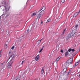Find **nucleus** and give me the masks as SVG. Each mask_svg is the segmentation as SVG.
<instances>
[{
  "label": "nucleus",
  "instance_id": "nucleus-1",
  "mask_svg": "<svg viewBox=\"0 0 80 80\" xmlns=\"http://www.w3.org/2000/svg\"><path fill=\"white\" fill-rule=\"evenodd\" d=\"M77 29L76 28H74L73 29L72 33H70V35L73 36V35H74L75 34V33L77 32Z\"/></svg>",
  "mask_w": 80,
  "mask_h": 80
},
{
  "label": "nucleus",
  "instance_id": "nucleus-2",
  "mask_svg": "<svg viewBox=\"0 0 80 80\" xmlns=\"http://www.w3.org/2000/svg\"><path fill=\"white\" fill-rule=\"evenodd\" d=\"M13 63V61H12L10 60V63L8 65L7 68L8 69H10L11 67H12V65Z\"/></svg>",
  "mask_w": 80,
  "mask_h": 80
},
{
  "label": "nucleus",
  "instance_id": "nucleus-3",
  "mask_svg": "<svg viewBox=\"0 0 80 80\" xmlns=\"http://www.w3.org/2000/svg\"><path fill=\"white\" fill-rule=\"evenodd\" d=\"M73 58H71L68 60L66 62L68 63L69 65L72 64V62H73Z\"/></svg>",
  "mask_w": 80,
  "mask_h": 80
},
{
  "label": "nucleus",
  "instance_id": "nucleus-4",
  "mask_svg": "<svg viewBox=\"0 0 80 80\" xmlns=\"http://www.w3.org/2000/svg\"><path fill=\"white\" fill-rule=\"evenodd\" d=\"M69 65V64L67 62L64 63V64H63V66H64V67H66L68 68V66Z\"/></svg>",
  "mask_w": 80,
  "mask_h": 80
},
{
  "label": "nucleus",
  "instance_id": "nucleus-5",
  "mask_svg": "<svg viewBox=\"0 0 80 80\" xmlns=\"http://www.w3.org/2000/svg\"><path fill=\"white\" fill-rule=\"evenodd\" d=\"M73 37L72 36V35H71V34H70V33L69 35H68L67 36V38H66V40H68L69 39V38H71V37Z\"/></svg>",
  "mask_w": 80,
  "mask_h": 80
},
{
  "label": "nucleus",
  "instance_id": "nucleus-6",
  "mask_svg": "<svg viewBox=\"0 0 80 80\" xmlns=\"http://www.w3.org/2000/svg\"><path fill=\"white\" fill-rule=\"evenodd\" d=\"M45 10V7H43L38 12V13L40 12H41V11H44Z\"/></svg>",
  "mask_w": 80,
  "mask_h": 80
},
{
  "label": "nucleus",
  "instance_id": "nucleus-7",
  "mask_svg": "<svg viewBox=\"0 0 80 80\" xmlns=\"http://www.w3.org/2000/svg\"><path fill=\"white\" fill-rule=\"evenodd\" d=\"M40 58V56L39 55H38L37 56H36L35 59L36 61H38V60H39V58Z\"/></svg>",
  "mask_w": 80,
  "mask_h": 80
},
{
  "label": "nucleus",
  "instance_id": "nucleus-8",
  "mask_svg": "<svg viewBox=\"0 0 80 80\" xmlns=\"http://www.w3.org/2000/svg\"><path fill=\"white\" fill-rule=\"evenodd\" d=\"M42 16V14H41L40 13V12L38 13V12H37V17L38 18H40V17Z\"/></svg>",
  "mask_w": 80,
  "mask_h": 80
},
{
  "label": "nucleus",
  "instance_id": "nucleus-9",
  "mask_svg": "<svg viewBox=\"0 0 80 80\" xmlns=\"http://www.w3.org/2000/svg\"><path fill=\"white\" fill-rule=\"evenodd\" d=\"M80 13V11H79L78 12H76L74 14V16L73 17H76V16L77 15H78V14Z\"/></svg>",
  "mask_w": 80,
  "mask_h": 80
},
{
  "label": "nucleus",
  "instance_id": "nucleus-10",
  "mask_svg": "<svg viewBox=\"0 0 80 80\" xmlns=\"http://www.w3.org/2000/svg\"><path fill=\"white\" fill-rule=\"evenodd\" d=\"M5 10L6 11H7L8 10V6L7 4H5Z\"/></svg>",
  "mask_w": 80,
  "mask_h": 80
},
{
  "label": "nucleus",
  "instance_id": "nucleus-11",
  "mask_svg": "<svg viewBox=\"0 0 80 80\" xmlns=\"http://www.w3.org/2000/svg\"><path fill=\"white\" fill-rule=\"evenodd\" d=\"M71 51L72 52H75V49H73L70 48V49H68V52H71Z\"/></svg>",
  "mask_w": 80,
  "mask_h": 80
},
{
  "label": "nucleus",
  "instance_id": "nucleus-12",
  "mask_svg": "<svg viewBox=\"0 0 80 80\" xmlns=\"http://www.w3.org/2000/svg\"><path fill=\"white\" fill-rule=\"evenodd\" d=\"M67 69L66 68H64L63 70V73H65L66 72H67Z\"/></svg>",
  "mask_w": 80,
  "mask_h": 80
},
{
  "label": "nucleus",
  "instance_id": "nucleus-13",
  "mask_svg": "<svg viewBox=\"0 0 80 80\" xmlns=\"http://www.w3.org/2000/svg\"><path fill=\"white\" fill-rule=\"evenodd\" d=\"M46 12H45L43 11H40L39 13L40 14H41V15H42H42H43V14H44V13H45Z\"/></svg>",
  "mask_w": 80,
  "mask_h": 80
},
{
  "label": "nucleus",
  "instance_id": "nucleus-14",
  "mask_svg": "<svg viewBox=\"0 0 80 80\" xmlns=\"http://www.w3.org/2000/svg\"><path fill=\"white\" fill-rule=\"evenodd\" d=\"M43 38L42 39L38 41V45H40V43L41 42V41L42 40H43Z\"/></svg>",
  "mask_w": 80,
  "mask_h": 80
},
{
  "label": "nucleus",
  "instance_id": "nucleus-15",
  "mask_svg": "<svg viewBox=\"0 0 80 80\" xmlns=\"http://www.w3.org/2000/svg\"><path fill=\"white\" fill-rule=\"evenodd\" d=\"M20 76H17L16 78V80H20Z\"/></svg>",
  "mask_w": 80,
  "mask_h": 80
},
{
  "label": "nucleus",
  "instance_id": "nucleus-16",
  "mask_svg": "<svg viewBox=\"0 0 80 80\" xmlns=\"http://www.w3.org/2000/svg\"><path fill=\"white\" fill-rule=\"evenodd\" d=\"M33 26H34L33 30H36V29L37 28V25H36L35 24H34Z\"/></svg>",
  "mask_w": 80,
  "mask_h": 80
},
{
  "label": "nucleus",
  "instance_id": "nucleus-17",
  "mask_svg": "<svg viewBox=\"0 0 80 80\" xmlns=\"http://www.w3.org/2000/svg\"><path fill=\"white\" fill-rule=\"evenodd\" d=\"M35 15H36V13H33L31 15V17H34Z\"/></svg>",
  "mask_w": 80,
  "mask_h": 80
},
{
  "label": "nucleus",
  "instance_id": "nucleus-18",
  "mask_svg": "<svg viewBox=\"0 0 80 80\" xmlns=\"http://www.w3.org/2000/svg\"><path fill=\"white\" fill-rule=\"evenodd\" d=\"M78 65V62H76L75 63V65L74 66V67H76V66H77V65Z\"/></svg>",
  "mask_w": 80,
  "mask_h": 80
},
{
  "label": "nucleus",
  "instance_id": "nucleus-19",
  "mask_svg": "<svg viewBox=\"0 0 80 80\" xmlns=\"http://www.w3.org/2000/svg\"><path fill=\"white\" fill-rule=\"evenodd\" d=\"M60 57H58L56 60V62H58L60 59Z\"/></svg>",
  "mask_w": 80,
  "mask_h": 80
},
{
  "label": "nucleus",
  "instance_id": "nucleus-20",
  "mask_svg": "<svg viewBox=\"0 0 80 80\" xmlns=\"http://www.w3.org/2000/svg\"><path fill=\"white\" fill-rule=\"evenodd\" d=\"M51 22V19H49L47 21L46 23H48V22Z\"/></svg>",
  "mask_w": 80,
  "mask_h": 80
},
{
  "label": "nucleus",
  "instance_id": "nucleus-21",
  "mask_svg": "<svg viewBox=\"0 0 80 80\" xmlns=\"http://www.w3.org/2000/svg\"><path fill=\"white\" fill-rule=\"evenodd\" d=\"M77 71L78 72V73L80 72V68H77Z\"/></svg>",
  "mask_w": 80,
  "mask_h": 80
},
{
  "label": "nucleus",
  "instance_id": "nucleus-22",
  "mask_svg": "<svg viewBox=\"0 0 80 80\" xmlns=\"http://www.w3.org/2000/svg\"><path fill=\"white\" fill-rule=\"evenodd\" d=\"M43 48H42L40 49V51H39V53H41V52H42V51L43 50Z\"/></svg>",
  "mask_w": 80,
  "mask_h": 80
},
{
  "label": "nucleus",
  "instance_id": "nucleus-23",
  "mask_svg": "<svg viewBox=\"0 0 80 80\" xmlns=\"http://www.w3.org/2000/svg\"><path fill=\"white\" fill-rule=\"evenodd\" d=\"M65 56H67L68 55V52H67L65 53Z\"/></svg>",
  "mask_w": 80,
  "mask_h": 80
},
{
  "label": "nucleus",
  "instance_id": "nucleus-24",
  "mask_svg": "<svg viewBox=\"0 0 80 80\" xmlns=\"http://www.w3.org/2000/svg\"><path fill=\"white\" fill-rule=\"evenodd\" d=\"M26 73H27V72H24L22 74V76H23V75H24V76L25 75H26Z\"/></svg>",
  "mask_w": 80,
  "mask_h": 80
},
{
  "label": "nucleus",
  "instance_id": "nucleus-25",
  "mask_svg": "<svg viewBox=\"0 0 80 80\" xmlns=\"http://www.w3.org/2000/svg\"><path fill=\"white\" fill-rule=\"evenodd\" d=\"M70 72H71V70H69L68 71V72H67V75H69V73H70Z\"/></svg>",
  "mask_w": 80,
  "mask_h": 80
},
{
  "label": "nucleus",
  "instance_id": "nucleus-26",
  "mask_svg": "<svg viewBox=\"0 0 80 80\" xmlns=\"http://www.w3.org/2000/svg\"><path fill=\"white\" fill-rule=\"evenodd\" d=\"M4 16H5V15H4V14H3L1 16H0V18H1L2 17L3 18V17H4Z\"/></svg>",
  "mask_w": 80,
  "mask_h": 80
},
{
  "label": "nucleus",
  "instance_id": "nucleus-27",
  "mask_svg": "<svg viewBox=\"0 0 80 80\" xmlns=\"http://www.w3.org/2000/svg\"><path fill=\"white\" fill-rule=\"evenodd\" d=\"M44 72V70H43V69H42L41 71L42 74H43V73Z\"/></svg>",
  "mask_w": 80,
  "mask_h": 80
},
{
  "label": "nucleus",
  "instance_id": "nucleus-28",
  "mask_svg": "<svg viewBox=\"0 0 80 80\" xmlns=\"http://www.w3.org/2000/svg\"><path fill=\"white\" fill-rule=\"evenodd\" d=\"M78 25H76L75 26V28H76L77 29V28L78 27Z\"/></svg>",
  "mask_w": 80,
  "mask_h": 80
},
{
  "label": "nucleus",
  "instance_id": "nucleus-29",
  "mask_svg": "<svg viewBox=\"0 0 80 80\" xmlns=\"http://www.w3.org/2000/svg\"><path fill=\"white\" fill-rule=\"evenodd\" d=\"M10 15L9 14H7L6 15V17H8Z\"/></svg>",
  "mask_w": 80,
  "mask_h": 80
},
{
  "label": "nucleus",
  "instance_id": "nucleus-30",
  "mask_svg": "<svg viewBox=\"0 0 80 80\" xmlns=\"http://www.w3.org/2000/svg\"><path fill=\"white\" fill-rule=\"evenodd\" d=\"M15 48V46H13L12 48H11V49L12 50H13V49Z\"/></svg>",
  "mask_w": 80,
  "mask_h": 80
},
{
  "label": "nucleus",
  "instance_id": "nucleus-31",
  "mask_svg": "<svg viewBox=\"0 0 80 80\" xmlns=\"http://www.w3.org/2000/svg\"><path fill=\"white\" fill-rule=\"evenodd\" d=\"M62 3H64L65 2V0H61Z\"/></svg>",
  "mask_w": 80,
  "mask_h": 80
},
{
  "label": "nucleus",
  "instance_id": "nucleus-32",
  "mask_svg": "<svg viewBox=\"0 0 80 80\" xmlns=\"http://www.w3.org/2000/svg\"><path fill=\"white\" fill-rule=\"evenodd\" d=\"M54 67H55V68L57 67V63H56V66H54Z\"/></svg>",
  "mask_w": 80,
  "mask_h": 80
},
{
  "label": "nucleus",
  "instance_id": "nucleus-33",
  "mask_svg": "<svg viewBox=\"0 0 80 80\" xmlns=\"http://www.w3.org/2000/svg\"><path fill=\"white\" fill-rule=\"evenodd\" d=\"M7 48V44L6 45V46H5V48L6 49V48Z\"/></svg>",
  "mask_w": 80,
  "mask_h": 80
},
{
  "label": "nucleus",
  "instance_id": "nucleus-34",
  "mask_svg": "<svg viewBox=\"0 0 80 80\" xmlns=\"http://www.w3.org/2000/svg\"><path fill=\"white\" fill-rule=\"evenodd\" d=\"M24 62V61H22V63H21V64L22 65H23V62Z\"/></svg>",
  "mask_w": 80,
  "mask_h": 80
},
{
  "label": "nucleus",
  "instance_id": "nucleus-35",
  "mask_svg": "<svg viewBox=\"0 0 80 80\" xmlns=\"http://www.w3.org/2000/svg\"><path fill=\"white\" fill-rule=\"evenodd\" d=\"M65 29L64 30V31L62 32V33L63 34H64V32H65Z\"/></svg>",
  "mask_w": 80,
  "mask_h": 80
},
{
  "label": "nucleus",
  "instance_id": "nucleus-36",
  "mask_svg": "<svg viewBox=\"0 0 80 80\" xmlns=\"http://www.w3.org/2000/svg\"><path fill=\"white\" fill-rule=\"evenodd\" d=\"M4 62H3V63H2L1 64V65H3V63H4Z\"/></svg>",
  "mask_w": 80,
  "mask_h": 80
},
{
  "label": "nucleus",
  "instance_id": "nucleus-37",
  "mask_svg": "<svg viewBox=\"0 0 80 80\" xmlns=\"http://www.w3.org/2000/svg\"><path fill=\"white\" fill-rule=\"evenodd\" d=\"M77 53V52H75V53L74 54V56H75V55H76Z\"/></svg>",
  "mask_w": 80,
  "mask_h": 80
},
{
  "label": "nucleus",
  "instance_id": "nucleus-38",
  "mask_svg": "<svg viewBox=\"0 0 80 80\" xmlns=\"http://www.w3.org/2000/svg\"><path fill=\"white\" fill-rule=\"evenodd\" d=\"M61 52H62V53H63V50H61Z\"/></svg>",
  "mask_w": 80,
  "mask_h": 80
},
{
  "label": "nucleus",
  "instance_id": "nucleus-39",
  "mask_svg": "<svg viewBox=\"0 0 80 80\" xmlns=\"http://www.w3.org/2000/svg\"><path fill=\"white\" fill-rule=\"evenodd\" d=\"M29 30H30L29 29H28V30H27V32H29Z\"/></svg>",
  "mask_w": 80,
  "mask_h": 80
},
{
  "label": "nucleus",
  "instance_id": "nucleus-40",
  "mask_svg": "<svg viewBox=\"0 0 80 80\" xmlns=\"http://www.w3.org/2000/svg\"><path fill=\"white\" fill-rule=\"evenodd\" d=\"M11 58H11V57L9 58V59L8 60V61Z\"/></svg>",
  "mask_w": 80,
  "mask_h": 80
},
{
  "label": "nucleus",
  "instance_id": "nucleus-41",
  "mask_svg": "<svg viewBox=\"0 0 80 80\" xmlns=\"http://www.w3.org/2000/svg\"><path fill=\"white\" fill-rule=\"evenodd\" d=\"M62 18V16H61V17H60V18Z\"/></svg>",
  "mask_w": 80,
  "mask_h": 80
},
{
  "label": "nucleus",
  "instance_id": "nucleus-42",
  "mask_svg": "<svg viewBox=\"0 0 80 80\" xmlns=\"http://www.w3.org/2000/svg\"><path fill=\"white\" fill-rule=\"evenodd\" d=\"M2 52V50H1L0 51V53H1V52Z\"/></svg>",
  "mask_w": 80,
  "mask_h": 80
},
{
  "label": "nucleus",
  "instance_id": "nucleus-43",
  "mask_svg": "<svg viewBox=\"0 0 80 80\" xmlns=\"http://www.w3.org/2000/svg\"><path fill=\"white\" fill-rule=\"evenodd\" d=\"M41 23H43V22H42V21H41Z\"/></svg>",
  "mask_w": 80,
  "mask_h": 80
},
{
  "label": "nucleus",
  "instance_id": "nucleus-44",
  "mask_svg": "<svg viewBox=\"0 0 80 80\" xmlns=\"http://www.w3.org/2000/svg\"><path fill=\"white\" fill-rule=\"evenodd\" d=\"M2 57V55L0 54V57Z\"/></svg>",
  "mask_w": 80,
  "mask_h": 80
},
{
  "label": "nucleus",
  "instance_id": "nucleus-45",
  "mask_svg": "<svg viewBox=\"0 0 80 80\" xmlns=\"http://www.w3.org/2000/svg\"><path fill=\"white\" fill-rule=\"evenodd\" d=\"M5 65L3 67L4 68H5Z\"/></svg>",
  "mask_w": 80,
  "mask_h": 80
},
{
  "label": "nucleus",
  "instance_id": "nucleus-46",
  "mask_svg": "<svg viewBox=\"0 0 80 80\" xmlns=\"http://www.w3.org/2000/svg\"><path fill=\"white\" fill-rule=\"evenodd\" d=\"M79 77H80V74L79 75Z\"/></svg>",
  "mask_w": 80,
  "mask_h": 80
},
{
  "label": "nucleus",
  "instance_id": "nucleus-47",
  "mask_svg": "<svg viewBox=\"0 0 80 80\" xmlns=\"http://www.w3.org/2000/svg\"><path fill=\"white\" fill-rule=\"evenodd\" d=\"M10 53V52H9V53Z\"/></svg>",
  "mask_w": 80,
  "mask_h": 80
},
{
  "label": "nucleus",
  "instance_id": "nucleus-48",
  "mask_svg": "<svg viewBox=\"0 0 80 80\" xmlns=\"http://www.w3.org/2000/svg\"><path fill=\"white\" fill-rule=\"evenodd\" d=\"M1 6H0V7H1Z\"/></svg>",
  "mask_w": 80,
  "mask_h": 80
},
{
  "label": "nucleus",
  "instance_id": "nucleus-49",
  "mask_svg": "<svg viewBox=\"0 0 80 80\" xmlns=\"http://www.w3.org/2000/svg\"><path fill=\"white\" fill-rule=\"evenodd\" d=\"M11 59H12V58H11Z\"/></svg>",
  "mask_w": 80,
  "mask_h": 80
}]
</instances>
